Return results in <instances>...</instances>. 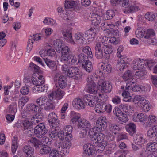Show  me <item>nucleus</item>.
Listing matches in <instances>:
<instances>
[{"label": "nucleus", "mask_w": 157, "mask_h": 157, "mask_svg": "<svg viewBox=\"0 0 157 157\" xmlns=\"http://www.w3.org/2000/svg\"><path fill=\"white\" fill-rule=\"evenodd\" d=\"M27 111L24 112L22 113V117L24 118H29L34 113H37L39 112V107L33 104H28L26 106Z\"/></svg>", "instance_id": "obj_1"}, {"label": "nucleus", "mask_w": 157, "mask_h": 157, "mask_svg": "<svg viewBox=\"0 0 157 157\" xmlns=\"http://www.w3.org/2000/svg\"><path fill=\"white\" fill-rule=\"evenodd\" d=\"M48 130L44 124L40 123L36 126L34 132L36 136L39 138H42L47 133Z\"/></svg>", "instance_id": "obj_2"}, {"label": "nucleus", "mask_w": 157, "mask_h": 157, "mask_svg": "<svg viewBox=\"0 0 157 157\" xmlns=\"http://www.w3.org/2000/svg\"><path fill=\"white\" fill-rule=\"evenodd\" d=\"M98 88L101 93H109L112 89V86L110 83L100 79L98 82Z\"/></svg>", "instance_id": "obj_3"}, {"label": "nucleus", "mask_w": 157, "mask_h": 157, "mask_svg": "<svg viewBox=\"0 0 157 157\" xmlns=\"http://www.w3.org/2000/svg\"><path fill=\"white\" fill-rule=\"evenodd\" d=\"M84 101L86 104L90 107L96 106L100 99L97 97L90 95H86L83 97Z\"/></svg>", "instance_id": "obj_4"}, {"label": "nucleus", "mask_w": 157, "mask_h": 157, "mask_svg": "<svg viewBox=\"0 0 157 157\" xmlns=\"http://www.w3.org/2000/svg\"><path fill=\"white\" fill-rule=\"evenodd\" d=\"M54 82L57 81L59 87L62 88L66 87L67 85V80L66 77L58 72L56 73L54 77Z\"/></svg>", "instance_id": "obj_5"}, {"label": "nucleus", "mask_w": 157, "mask_h": 157, "mask_svg": "<svg viewBox=\"0 0 157 157\" xmlns=\"http://www.w3.org/2000/svg\"><path fill=\"white\" fill-rule=\"evenodd\" d=\"M67 75L70 78L75 77L79 79L81 78L82 74L78 67H71Z\"/></svg>", "instance_id": "obj_6"}, {"label": "nucleus", "mask_w": 157, "mask_h": 157, "mask_svg": "<svg viewBox=\"0 0 157 157\" xmlns=\"http://www.w3.org/2000/svg\"><path fill=\"white\" fill-rule=\"evenodd\" d=\"M122 6L123 7H125V11L124 12L127 13H129L136 11L139 10L138 7L136 6H129V0H122Z\"/></svg>", "instance_id": "obj_7"}, {"label": "nucleus", "mask_w": 157, "mask_h": 157, "mask_svg": "<svg viewBox=\"0 0 157 157\" xmlns=\"http://www.w3.org/2000/svg\"><path fill=\"white\" fill-rule=\"evenodd\" d=\"M87 81V90L89 93L95 94L97 92V88L96 85L92 79L91 77L88 78L86 79Z\"/></svg>", "instance_id": "obj_8"}, {"label": "nucleus", "mask_w": 157, "mask_h": 157, "mask_svg": "<svg viewBox=\"0 0 157 157\" xmlns=\"http://www.w3.org/2000/svg\"><path fill=\"white\" fill-rule=\"evenodd\" d=\"M105 135L102 133H97L93 136H92L91 140L93 143V145L96 146L98 143H103V142H106L104 140Z\"/></svg>", "instance_id": "obj_9"}, {"label": "nucleus", "mask_w": 157, "mask_h": 157, "mask_svg": "<svg viewBox=\"0 0 157 157\" xmlns=\"http://www.w3.org/2000/svg\"><path fill=\"white\" fill-rule=\"evenodd\" d=\"M48 121L52 127L56 128V130L57 127L59 125V121L57 118V116L55 113H50L48 116Z\"/></svg>", "instance_id": "obj_10"}, {"label": "nucleus", "mask_w": 157, "mask_h": 157, "mask_svg": "<svg viewBox=\"0 0 157 157\" xmlns=\"http://www.w3.org/2000/svg\"><path fill=\"white\" fill-rule=\"evenodd\" d=\"M95 56L99 59H103L105 55L101 46V42L96 43L95 47Z\"/></svg>", "instance_id": "obj_11"}, {"label": "nucleus", "mask_w": 157, "mask_h": 157, "mask_svg": "<svg viewBox=\"0 0 157 157\" xmlns=\"http://www.w3.org/2000/svg\"><path fill=\"white\" fill-rule=\"evenodd\" d=\"M64 92L59 88H58L56 90L52 91L48 94V96L52 98L53 100L56 99H61L64 95Z\"/></svg>", "instance_id": "obj_12"}, {"label": "nucleus", "mask_w": 157, "mask_h": 157, "mask_svg": "<svg viewBox=\"0 0 157 157\" xmlns=\"http://www.w3.org/2000/svg\"><path fill=\"white\" fill-rule=\"evenodd\" d=\"M92 145L90 144H85L83 147L84 150V154L86 155H94L96 152V150H95V147L93 145V143H92Z\"/></svg>", "instance_id": "obj_13"}, {"label": "nucleus", "mask_w": 157, "mask_h": 157, "mask_svg": "<svg viewBox=\"0 0 157 157\" xmlns=\"http://www.w3.org/2000/svg\"><path fill=\"white\" fill-rule=\"evenodd\" d=\"M71 30V28H68L67 29L63 30L62 32V34L64 36V39L67 42L74 44L75 42L72 39Z\"/></svg>", "instance_id": "obj_14"}, {"label": "nucleus", "mask_w": 157, "mask_h": 157, "mask_svg": "<svg viewBox=\"0 0 157 157\" xmlns=\"http://www.w3.org/2000/svg\"><path fill=\"white\" fill-rule=\"evenodd\" d=\"M101 46L102 50L104 51V54L106 56L105 59L106 62H109L110 57V54L113 52V50L111 46H108L107 44H104L101 43Z\"/></svg>", "instance_id": "obj_15"}, {"label": "nucleus", "mask_w": 157, "mask_h": 157, "mask_svg": "<svg viewBox=\"0 0 157 157\" xmlns=\"http://www.w3.org/2000/svg\"><path fill=\"white\" fill-rule=\"evenodd\" d=\"M31 80L33 85H35V86L42 85L45 82L44 77L42 75L33 77Z\"/></svg>", "instance_id": "obj_16"}, {"label": "nucleus", "mask_w": 157, "mask_h": 157, "mask_svg": "<svg viewBox=\"0 0 157 157\" xmlns=\"http://www.w3.org/2000/svg\"><path fill=\"white\" fill-rule=\"evenodd\" d=\"M147 116L144 113H139L134 114L133 120L135 121L144 122V124L145 125L147 123Z\"/></svg>", "instance_id": "obj_17"}, {"label": "nucleus", "mask_w": 157, "mask_h": 157, "mask_svg": "<svg viewBox=\"0 0 157 157\" xmlns=\"http://www.w3.org/2000/svg\"><path fill=\"white\" fill-rule=\"evenodd\" d=\"M96 34L95 29H93L92 28L86 31L83 34V37L85 41L94 37Z\"/></svg>", "instance_id": "obj_18"}, {"label": "nucleus", "mask_w": 157, "mask_h": 157, "mask_svg": "<svg viewBox=\"0 0 157 157\" xmlns=\"http://www.w3.org/2000/svg\"><path fill=\"white\" fill-rule=\"evenodd\" d=\"M78 125L79 128H84V129L88 130H92L90 123L86 120H82L79 121Z\"/></svg>", "instance_id": "obj_19"}, {"label": "nucleus", "mask_w": 157, "mask_h": 157, "mask_svg": "<svg viewBox=\"0 0 157 157\" xmlns=\"http://www.w3.org/2000/svg\"><path fill=\"white\" fill-rule=\"evenodd\" d=\"M48 100L43 107L46 111L52 110L55 108V106L53 102V100L52 99L51 97H49L48 96Z\"/></svg>", "instance_id": "obj_20"}, {"label": "nucleus", "mask_w": 157, "mask_h": 157, "mask_svg": "<svg viewBox=\"0 0 157 157\" xmlns=\"http://www.w3.org/2000/svg\"><path fill=\"white\" fill-rule=\"evenodd\" d=\"M106 117L104 116H102L99 117L96 121L97 125L101 126L102 129L105 130L107 126Z\"/></svg>", "instance_id": "obj_21"}, {"label": "nucleus", "mask_w": 157, "mask_h": 157, "mask_svg": "<svg viewBox=\"0 0 157 157\" xmlns=\"http://www.w3.org/2000/svg\"><path fill=\"white\" fill-rule=\"evenodd\" d=\"M136 125L133 123H130L125 126L126 131L131 136L133 135L136 132Z\"/></svg>", "instance_id": "obj_22"}, {"label": "nucleus", "mask_w": 157, "mask_h": 157, "mask_svg": "<svg viewBox=\"0 0 157 157\" xmlns=\"http://www.w3.org/2000/svg\"><path fill=\"white\" fill-rule=\"evenodd\" d=\"M93 132L92 130H88L86 129H82L79 134V137L81 138H86L89 136L91 138L93 136Z\"/></svg>", "instance_id": "obj_23"}, {"label": "nucleus", "mask_w": 157, "mask_h": 157, "mask_svg": "<svg viewBox=\"0 0 157 157\" xmlns=\"http://www.w3.org/2000/svg\"><path fill=\"white\" fill-rule=\"evenodd\" d=\"M157 121V117L153 115H150L149 117H147V123H146L145 125L143 124V125L144 127L147 128L150 127L153 124L156 123Z\"/></svg>", "instance_id": "obj_24"}, {"label": "nucleus", "mask_w": 157, "mask_h": 157, "mask_svg": "<svg viewBox=\"0 0 157 157\" xmlns=\"http://www.w3.org/2000/svg\"><path fill=\"white\" fill-rule=\"evenodd\" d=\"M71 144L69 141H65L63 142L61 141H58L55 144V146L56 148H60L64 147V148L68 149L71 147Z\"/></svg>", "instance_id": "obj_25"}, {"label": "nucleus", "mask_w": 157, "mask_h": 157, "mask_svg": "<svg viewBox=\"0 0 157 157\" xmlns=\"http://www.w3.org/2000/svg\"><path fill=\"white\" fill-rule=\"evenodd\" d=\"M43 59L47 66L50 69H52L53 71H55L57 70V66L55 61L50 60L47 58H43Z\"/></svg>", "instance_id": "obj_26"}, {"label": "nucleus", "mask_w": 157, "mask_h": 157, "mask_svg": "<svg viewBox=\"0 0 157 157\" xmlns=\"http://www.w3.org/2000/svg\"><path fill=\"white\" fill-rule=\"evenodd\" d=\"M23 151L28 156L31 157L34 152V148L29 145L25 146L23 148Z\"/></svg>", "instance_id": "obj_27"}, {"label": "nucleus", "mask_w": 157, "mask_h": 157, "mask_svg": "<svg viewBox=\"0 0 157 157\" xmlns=\"http://www.w3.org/2000/svg\"><path fill=\"white\" fill-rule=\"evenodd\" d=\"M81 66L83 69L88 73H90L92 71V64L91 62L89 61L82 64Z\"/></svg>", "instance_id": "obj_28"}, {"label": "nucleus", "mask_w": 157, "mask_h": 157, "mask_svg": "<svg viewBox=\"0 0 157 157\" xmlns=\"http://www.w3.org/2000/svg\"><path fill=\"white\" fill-rule=\"evenodd\" d=\"M99 102L100 101H99L98 104L95 106V111L98 113L104 112L105 107L106 106V103H103V102Z\"/></svg>", "instance_id": "obj_29"}, {"label": "nucleus", "mask_w": 157, "mask_h": 157, "mask_svg": "<svg viewBox=\"0 0 157 157\" xmlns=\"http://www.w3.org/2000/svg\"><path fill=\"white\" fill-rule=\"evenodd\" d=\"M147 150L149 151L157 152V143L150 142L148 143L146 146Z\"/></svg>", "instance_id": "obj_30"}, {"label": "nucleus", "mask_w": 157, "mask_h": 157, "mask_svg": "<svg viewBox=\"0 0 157 157\" xmlns=\"http://www.w3.org/2000/svg\"><path fill=\"white\" fill-rule=\"evenodd\" d=\"M75 37L76 40L80 44H86V41H85L83 37V34L81 32L76 33L75 35Z\"/></svg>", "instance_id": "obj_31"}, {"label": "nucleus", "mask_w": 157, "mask_h": 157, "mask_svg": "<svg viewBox=\"0 0 157 157\" xmlns=\"http://www.w3.org/2000/svg\"><path fill=\"white\" fill-rule=\"evenodd\" d=\"M28 142L29 144H31L36 149L39 148L41 145L39 140L35 137L31 138L28 141Z\"/></svg>", "instance_id": "obj_32"}, {"label": "nucleus", "mask_w": 157, "mask_h": 157, "mask_svg": "<svg viewBox=\"0 0 157 157\" xmlns=\"http://www.w3.org/2000/svg\"><path fill=\"white\" fill-rule=\"evenodd\" d=\"M122 58H121L118 60L116 64L117 70L122 71L124 69L126 65V62Z\"/></svg>", "instance_id": "obj_33"}, {"label": "nucleus", "mask_w": 157, "mask_h": 157, "mask_svg": "<svg viewBox=\"0 0 157 157\" xmlns=\"http://www.w3.org/2000/svg\"><path fill=\"white\" fill-rule=\"evenodd\" d=\"M103 143H98V145L94 146L96 152L101 153L107 146V142H103Z\"/></svg>", "instance_id": "obj_34"}, {"label": "nucleus", "mask_w": 157, "mask_h": 157, "mask_svg": "<svg viewBox=\"0 0 157 157\" xmlns=\"http://www.w3.org/2000/svg\"><path fill=\"white\" fill-rule=\"evenodd\" d=\"M48 100V98L46 96H41L36 100V103L39 107H43Z\"/></svg>", "instance_id": "obj_35"}, {"label": "nucleus", "mask_w": 157, "mask_h": 157, "mask_svg": "<svg viewBox=\"0 0 157 157\" xmlns=\"http://www.w3.org/2000/svg\"><path fill=\"white\" fill-rule=\"evenodd\" d=\"M127 82L126 83V85L125 87L126 90H129L130 88L132 87V86L136 84L137 82L136 78H131L130 79H129L127 80Z\"/></svg>", "instance_id": "obj_36"}, {"label": "nucleus", "mask_w": 157, "mask_h": 157, "mask_svg": "<svg viewBox=\"0 0 157 157\" xmlns=\"http://www.w3.org/2000/svg\"><path fill=\"white\" fill-rule=\"evenodd\" d=\"M53 45L56 51L59 52H60L62 47L61 40L59 39L54 40L53 42Z\"/></svg>", "instance_id": "obj_37"}, {"label": "nucleus", "mask_w": 157, "mask_h": 157, "mask_svg": "<svg viewBox=\"0 0 157 157\" xmlns=\"http://www.w3.org/2000/svg\"><path fill=\"white\" fill-rule=\"evenodd\" d=\"M140 106L144 111L145 112L148 111L150 109V106L148 104V101L146 99L142 100Z\"/></svg>", "instance_id": "obj_38"}, {"label": "nucleus", "mask_w": 157, "mask_h": 157, "mask_svg": "<svg viewBox=\"0 0 157 157\" xmlns=\"http://www.w3.org/2000/svg\"><path fill=\"white\" fill-rule=\"evenodd\" d=\"M140 155L142 156L147 157H157V152H153L151 153L148 150H144L143 153H141Z\"/></svg>", "instance_id": "obj_39"}, {"label": "nucleus", "mask_w": 157, "mask_h": 157, "mask_svg": "<svg viewBox=\"0 0 157 157\" xmlns=\"http://www.w3.org/2000/svg\"><path fill=\"white\" fill-rule=\"evenodd\" d=\"M155 35V32L153 29H148L145 31L144 38L148 39L153 37Z\"/></svg>", "instance_id": "obj_40"}, {"label": "nucleus", "mask_w": 157, "mask_h": 157, "mask_svg": "<svg viewBox=\"0 0 157 157\" xmlns=\"http://www.w3.org/2000/svg\"><path fill=\"white\" fill-rule=\"evenodd\" d=\"M78 62L81 64L89 61L88 59L87 56L83 53H81L78 55Z\"/></svg>", "instance_id": "obj_41"}, {"label": "nucleus", "mask_w": 157, "mask_h": 157, "mask_svg": "<svg viewBox=\"0 0 157 157\" xmlns=\"http://www.w3.org/2000/svg\"><path fill=\"white\" fill-rule=\"evenodd\" d=\"M76 6V3L74 1H65L64 3V6L66 9L72 8Z\"/></svg>", "instance_id": "obj_42"}, {"label": "nucleus", "mask_w": 157, "mask_h": 157, "mask_svg": "<svg viewBox=\"0 0 157 157\" xmlns=\"http://www.w3.org/2000/svg\"><path fill=\"white\" fill-rule=\"evenodd\" d=\"M135 143L140 146H142L145 142V140L141 135H136L134 139Z\"/></svg>", "instance_id": "obj_43"}, {"label": "nucleus", "mask_w": 157, "mask_h": 157, "mask_svg": "<svg viewBox=\"0 0 157 157\" xmlns=\"http://www.w3.org/2000/svg\"><path fill=\"white\" fill-rule=\"evenodd\" d=\"M95 17L92 20V24L94 25H98L102 21V17L97 14L95 15Z\"/></svg>", "instance_id": "obj_44"}, {"label": "nucleus", "mask_w": 157, "mask_h": 157, "mask_svg": "<svg viewBox=\"0 0 157 157\" xmlns=\"http://www.w3.org/2000/svg\"><path fill=\"white\" fill-rule=\"evenodd\" d=\"M133 76V73L130 70H128L125 72L122 76L124 80L127 81L129 79L131 78Z\"/></svg>", "instance_id": "obj_45"}, {"label": "nucleus", "mask_w": 157, "mask_h": 157, "mask_svg": "<svg viewBox=\"0 0 157 157\" xmlns=\"http://www.w3.org/2000/svg\"><path fill=\"white\" fill-rule=\"evenodd\" d=\"M145 65L147 67H148L149 70H151L154 65L155 64V63L152 59H147L144 60Z\"/></svg>", "instance_id": "obj_46"}, {"label": "nucleus", "mask_w": 157, "mask_h": 157, "mask_svg": "<svg viewBox=\"0 0 157 157\" xmlns=\"http://www.w3.org/2000/svg\"><path fill=\"white\" fill-rule=\"evenodd\" d=\"M109 129L114 134H116V133L120 130L119 126L115 124H110Z\"/></svg>", "instance_id": "obj_47"}, {"label": "nucleus", "mask_w": 157, "mask_h": 157, "mask_svg": "<svg viewBox=\"0 0 157 157\" xmlns=\"http://www.w3.org/2000/svg\"><path fill=\"white\" fill-rule=\"evenodd\" d=\"M122 95L124 97L123 101L125 102H128L132 99L131 96H130L129 93L128 91L126 90L123 92Z\"/></svg>", "instance_id": "obj_48"}, {"label": "nucleus", "mask_w": 157, "mask_h": 157, "mask_svg": "<svg viewBox=\"0 0 157 157\" xmlns=\"http://www.w3.org/2000/svg\"><path fill=\"white\" fill-rule=\"evenodd\" d=\"M51 151V148L49 146H44L43 147L40 151V153L41 154H48Z\"/></svg>", "instance_id": "obj_49"}, {"label": "nucleus", "mask_w": 157, "mask_h": 157, "mask_svg": "<svg viewBox=\"0 0 157 157\" xmlns=\"http://www.w3.org/2000/svg\"><path fill=\"white\" fill-rule=\"evenodd\" d=\"M33 91L34 92L36 91L46 92L47 91V87H45L44 86H42V85L35 86L33 88Z\"/></svg>", "instance_id": "obj_50"}, {"label": "nucleus", "mask_w": 157, "mask_h": 157, "mask_svg": "<svg viewBox=\"0 0 157 157\" xmlns=\"http://www.w3.org/2000/svg\"><path fill=\"white\" fill-rule=\"evenodd\" d=\"M80 99L76 98L74 99L72 102V105L75 108L78 109H81V106H80Z\"/></svg>", "instance_id": "obj_51"}, {"label": "nucleus", "mask_w": 157, "mask_h": 157, "mask_svg": "<svg viewBox=\"0 0 157 157\" xmlns=\"http://www.w3.org/2000/svg\"><path fill=\"white\" fill-rule=\"evenodd\" d=\"M82 51L86 54L90 58H92L93 55L91 49L90 47L86 46L83 48Z\"/></svg>", "instance_id": "obj_52"}, {"label": "nucleus", "mask_w": 157, "mask_h": 157, "mask_svg": "<svg viewBox=\"0 0 157 157\" xmlns=\"http://www.w3.org/2000/svg\"><path fill=\"white\" fill-rule=\"evenodd\" d=\"M43 23L46 25H53L55 24L56 22L53 19L46 17L43 21Z\"/></svg>", "instance_id": "obj_53"}, {"label": "nucleus", "mask_w": 157, "mask_h": 157, "mask_svg": "<svg viewBox=\"0 0 157 157\" xmlns=\"http://www.w3.org/2000/svg\"><path fill=\"white\" fill-rule=\"evenodd\" d=\"M145 18L147 20L152 21L155 18V15L154 14H152L150 12H147L145 15Z\"/></svg>", "instance_id": "obj_54"}, {"label": "nucleus", "mask_w": 157, "mask_h": 157, "mask_svg": "<svg viewBox=\"0 0 157 157\" xmlns=\"http://www.w3.org/2000/svg\"><path fill=\"white\" fill-rule=\"evenodd\" d=\"M118 119L120 123L124 124H125L128 120L127 115L125 114L118 118Z\"/></svg>", "instance_id": "obj_55"}, {"label": "nucleus", "mask_w": 157, "mask_h": 157, "mask_svg": "<svg viewBox=\"0 0 157 157\" xmlns=\"http://www.w3.org/2000/svg\"><path fill=\"white\" fill-rule=\"evenodd\" d=\"M154 130L152 128H151L147 132V134L149 138H152L156 136L157 134Z\"/></svg>", "instance_id": "obj_56"}, {"label": "nucleus", "mask_w": 157, "mask_h": 157, "mask_svg": "<svg viewBox=\"0 0 157 157\" xmlns=\"http://www.w3.org/2000/svg\"><path fill=\"white\" fill-rule=\"evenodd\" d=\"M139 70L143 69L145 64L144 60L140 58L136 59Z\"/></svg>", "instance_id": "obj_57"}, {"label": "nucleus", "mask_w": 157, "mask_h": 157, "mask_svg": "<svg viewBox=\"0 0 157 157\" xmlns=\"http://www.w3.org/2000/svg\"><path fill=\"white\" fill-rule=\"evenodd\" d=\"M113 26V25L112 24L111 25L110 24H109L103 21H102V22L101 25V28L104 30H105L106 29H109Z\"/></svg>", "instance_id": "obj_58"}, {"label": "nucleus", "mask_w": 157, "mask_h": 157, "mask_svg": "<svg viewBox=\"0 0 157 157\" xmlns=\"http://www.w3.org/2000/svg\"><path fill=\"white\" fill-rule=\"evenodd\" d=\"M77 59L73 55L71 54L68 56L67 62L71 64H74L77 61Z\"/></svg>", "instance_id": "obj_59"}, {"label": "nucleus", "mask_w": 157, "mask_h": 157, "mask_svg": "<svg viewBox=\"0 0 157 157\" xmlns=\"http://www.w3.org/2000/svg\"><path fill=\"white\" fill-rule=\"evenodd\" d=\"M50 152L49 157H59V152L57 148L53 149Z\"/></svg>", "instance_id": "obj_60"}, {"label": "nucleus", "mask_w": 157, "mask_h": 157, "mask_svg": "<svg viewBox=\"0 0 157 157\" xmlns=\"http://www.w3.org/2000/svg\"><path fill=\"white\" fill-rule=\"evenodd\" d=\"M101 69L104 73H108L111 72L112 68L111 65L110 64H108L106 66H104L103 65H101Z\"/></svg>", "instance_id": "obj_61"}, {"label": "nucleus", "mask_w": 157, "mask_h": 157, "mask_svg": "<svg viewBox=\"0 0 157 157\" xmlns=\"http://www.w3.org/2000/svg\"><path fill=\"white\" fill-rule=\"evenodd\" d=\"M62 54L69 55H70L71 52L70 48L67 46H65L63 47L61 49Z\"/></svg>", "instance_id": "obj_62"}, {"label": "nucleus", "mask_w": 157, "mask_h": 157, "mask_svg": "<svg viewBox=\"0 0 157 157\" xmlns=\"http://www.w3.org/2000/svg\"><path fill=\"white\" fill-rule=\"evenodd\" d=\"M28 68L29 70H32L36 72H38L39 70V67L33 63H30Z\"/></svg>", "instance_id": "obj_63"}, {"label": "nucleus", "mask_w": 157, "mask_h": 157, "mask_svg": "<svg viewBox=\"0 0 157 157\" xmlns=\"http://www.w3.org/2000/svg\"><path fill=\"white\" fill-rule=\"evenodd\" d=\"M23 125L24 126V129L25 130H26V129L32 127L31 122L28 120H25L23 122Z\"/></svg>", "instance_id": "obj_64"}]
</instances>
